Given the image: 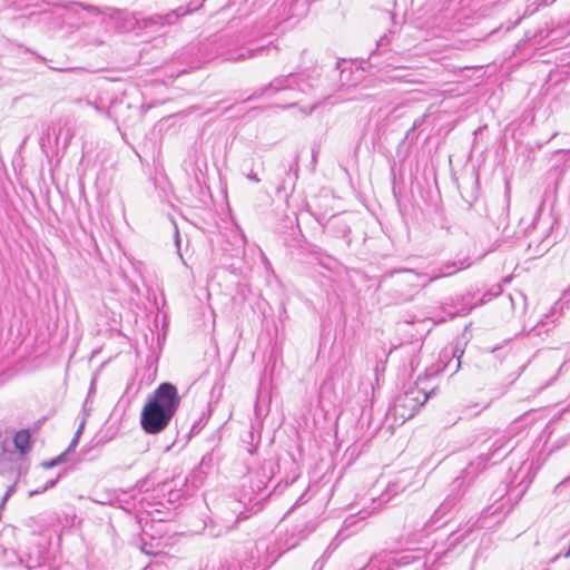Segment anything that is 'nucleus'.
Here are the masks:
<instances>
[{"label": "nucleus", "instance_id": "nucleus-1", "mask_svg": "<svg viewBox=\"0 0 570 570\" xmlns=\"http://www.w3.org/2000/svg\"><path fill=\"white\" fill-rule=\"evenodd\" d=\"M508 445V440L504 436L498 438L490 446L487 453H481L474 461H471L462 471L461 475L455 478L451 483V493L448 494L445 500L435 510L434 517L439 520L445 518L448 513L458 504L463 495L465 488L470 484L488 464L501 461L509 451H504Z\"/></svg>", "mask_w": 570, "mask_h": 570}, {"label": "nucleus", "instance_id": "nucleus-2", "mask_svg": "<svg viewBox=\"0 0 570 570\" xmlns=\"http://www.w3.org/2000/svg\"><path fill=\"white\" fill-rule=\"evenodd\" d=\"M180 404L177 387L169 383H161L145 404L140 424L148 434H157L164 431Z\"/></svg>", "mask_w": 570, "mask_h": 570}, {"label": "nucleus", "instance_id": "nucleus-3", "mask_svg": "<svg viewBox=\"0 0 570 570\" xmlns=\"http://www.w3.org/2000/svg\"><path fill=\"white\" fill-rule=\"evenodd\" d=\"M428 377H419L414 385L410 386L406 391L400 394L391 409L392 414L402 422L410 420L414 416L417 410L429 400L434 389L429 392L424 386Z\"/></svg>", "mask_w": 570, "mask_h": 570}, {"label": "nucleus", "instance_id": "nucleus-4", "mask_svg": "<svg viewBox=\"0 0 570 570\" xmlns=\"http://www.w3.org/2000/svg\"><path fill=\"white\" fill-rule=\"evenodd\" d=\"M256 39H258L257 36L247 35L242 36V38L238 37L235 43L233 42L229 45V42L226 41L228 48L219 52V55L224 56L225 60L227 61L237 62L247 59H253L263 55H269L272 49L277 50L276 47L272 46V41L266 46L263 45L255 48L245 49L242 47L243 45L250 43Z\"/></svg>", "mask_w": 570, "mask_h": 570}, {"label": "nucleus", "instance_id": "nucleus-5", "mask_svg": "<svg viewBox=\"0 0 570 570\" xmlns=\"http://www.w3.org/2000/svg\"><path fill=\"white\" fill-rule=\"evenodd\" d=\"M200 6L202 3H197V1H191L187 7L181 6L164 14L155 13L148 17L141 16L140 31L149 30L151 32H159L166 27L176 24L180 18L190 14Z\"/></svg>", "mask_w": 570, "mask_h": 570}, {"label": "nucleus", "instance_id": "nucleus-6", "mask_svg": "<svg viewBox=\"0 0 570 570\" xmlns=\"http://www.w3.org/2000/svg\"><path fill=\"white\" fill-rule=\"evenodd\" d=\"M71 4L81 7L92 16L108 14L116 21V26L124 32L140 31L141 14L120 11L117 9H108V12L101 11L98 7L85 4L82 2H72Z\"/></svg>", "mask_w": 570, "mask_h": 570}, {"label": "nucleus", "instance_id": "nucleus-7", "mask_svg": "<svg viewBox=\"0 0 570 570\" xmlns=\"http://www.w3.org/2000/svg\"><path fill=\"white\" fill-rule=\"evenodd\" d=\"M309 88V83L306 82L301 76L288 73L286 76H281L271 81L267 86L262 88L259 91L254 92L252 96L247 98V100H253L259 98L262 96L268 94H275L281 90H294L297 89L302 92L307 91Z\"/></svg>", "mask_w": 570, "mask_h": 570}, {"label": "nucleus", "instance_id": "nucleus-8", "mask_svg": "<svg viewBox=\"0 0 570 570\" xmlns=\"http://www.w3.org/2000/svg\"><path fill=\"white\" fill-rule=\"evenodd\" d=\"M412 560L409 553L395 554L392 551H381L372 556L360 570H393L394 567L407 564Z\"/></svg>", "mask_w": 570, "mask_h": 570}, {"label": "nucleus", "instance_id": "nucleus-9", "mask_svg": "<svg viewBox=\"0 0 570 570\" xmlns=\"http://www.w3.org/2000/svg\"><path fill=\"white\" fill-rule=\"evenodd\" d=\"M570 301V289L564 292L562 298L554 303L551 307L550 312L546 314L540 321H538L534 325H531L529 331L535 332L538 335L541 334V330L548 324H553L556 320L562 314L564 304Z\"/></svg>", "mask_w": 570, "mask_h": 570}, {"label": "nucleus", "instance_id": "nucleus-10", "mask_svg": "<svg viewBox=\"0 0 570 570\" xmlns=\"http://www.w3.org/2000/svg\"><path fill=\"white\" fill-rule=\"evenodd\" d=\"M470 266H471V262H470L469 257H465L463 259H458V261L444 262L438 267V272L428 278V283L434 282L442 277L452 276V275L456 274L458 272L465 269Z\"/></svg>", "mask_w": 570, "mask_h": 570}, {"label": "nucleus", "instance_id": "nucleus-11", "mask_svg": "<svg viewBox=\"0 0 570 570\" xmlns=\"http://www.w3.org/2000/svg\"><path fill=\"white\" fill-rule=\"evenodd\" d=\"M8 6L16 9V10H28V9H35V10H41L42 4L53 6V7H63L69 9L70 6H72L70 2L61 3L60 0H6Z\"/></svg>", "mask_w": 570, "mask_h": 570}, {"label": "nucleus", "instance_id": "nucleus-12", "mask_svg": "<svg viewBox=\"0 0 570 570\" xmlns=\"http://www.w3.org/2000/svg\"><path fill=\"white\" fill-rule=\"evenodd\" d=\"M213 460L214 458L212 453H206L203 455L199 465L195 468L190 474L194 485L203 483L205 475L208 473L213 465Z\"/></svg>", "mask_w": 570, "mask_h": 570}, {"label": "nucleus", "instance_id": "nucleus-13", "mask_svg": "<svg viewBox=\"0 0 570 570\" xmlns=\"http://www.w3.org/2000/svg\"><path fill=\"white\" fill-rule=\"evenodd\" d=\"M13 443L21 453H26L30 449V433L27 430L17 432Z\"/></svg>", "mask_w": 570, "mask_h": 570}, {"label": "nucleus", "instance_id": "nucleus-14", "mask_svg": "<svg viewBox=\"0 0 570 570\" xmlns=\"http://www.w3.org/2000/svg\"><path fill=\"white\" fill-rule=\"evenodd\" d=\"M530 468L531 466L529 464L523 462L519 468V472H524V475H527L530 471ZM530 482H531V480H525V476H523L517 484H515V481L513 480L509 483V485L521 488L520 493H523L527 490V488L529 487Z\"/></svg>", "mask_w": 570, "mask_h": 570}, {"label": "nucleus", "instance_id": "nucleus-15", "mask_svg": "<svg viewBox=\"0 0 570 570\" xmlns=\"http://www.w3.org/2000/svg\"><path fill=\"white\" fill-rule=\"evenodd\" d=\"M208 421V414L203 412L200 417L195 421L190 428L189 436L198 434Z\"/></svg>", "mask_w": 570, "mask_h": 570}, {"label": "nucleus", "instance_id": "nucleus-16", "mask_svg": "<svg viewBox=\"0 0 570 570\" xmlns=\"http://www.w3.org/2000/svg\"><path fill=\"white\" fill-rule=\"evenodd\" d=\"M83 428H85V420H82V422L80 423L77 432L75 433V436L71 440V442H70V444H69V446H68V449L66 451L67 453L72 451V450H75V448L78 445V442H79L80 435H81V433L83 431Z\"/></svg>", "mask_w": 570, "mask_h": 570}, {"label": "nucleus", "instance_id": "nucleus-17", "mask_svg": "<svg viewBox=\"0 0 570 570\" xmlns=\"http://www.w3.org/2000/svg\"><path fill=\"white\" fill-rule=\"evenodd\" d=\"M57 483V479H51L49 481L46 482V484L42 487V488H39L37 490H32L29 492V495L30 497H33V495H37V494H41L43 492H46L47 490L53 488Z\"/></svg>", "mask_w": 570, "mask_h": 570}, {"label": "nucleus", "instance_id": "nucleus-18", "mask_svg": "<svg viewBox=\"0 0 570 570\" xmlns=\"http://www.w3.org/2000/svg\"><path fill=\"white\" fill-rule=\"evenodd\" d=\"M462 355H463V351H461L458 347L452 352V356H453V358H455V364L453 366L452 373H456L458 370L460 368Z\"/></svg>", "mask_w": 570, "mask_h": 570}, {"label": "nucleus", "instance_id": "nucleus-19", "mask_svg": "<svg viewBox=\"0 0 570 570\" xmlns=\"http://www.w3.org/2000/svg\"><path fill=\"white\" fill-rule=\"evenodd\" d=\"M510 301H511V304L513 307H514L517 301H520L522 303L523 307L527 306L525 295L521 292L515 293V295H510Z\"/></svg>", "mask_w": 570, "mask_h": 570}, {"label": "nucleus", "instance_id": "nucleus-20", "mask_svg": "<svg viewBox=\"0 0 570 570\" xmlns=\"http://www.w3.org/2000/svg\"><path fill=\"white\" fill-rule=\"evenodd\" d=\"M87 105L92 107L100 115H104L106 117L110 116V112L107 109H105V108H102V107H100V106H98V105H96V104H94L91 101H87Z\"/></svg>", "mask_w": 570, "mask_h": 570}, {"label": "nucleus", "instance_id": "nucleus-21", "mask_svg": "<svg viewBox=\"0 0 570 570\" xmlns=\"http://www.w3.org/2000/svg\"><path fill=\"white\" fill-rule=\"evenodd\" d=\"M66 455H67V452L60 454L57 459H55L50 462H45L43 465L46 468H52V466L57 465L58 463H61L65 460Z\"/></svg>", "mask_w": 570, "mask_h": 570}, {"label": "nucleus", "instance_id": "nucleus-22", "mask_svg": "<svg viewBox=\"0 0 570 570\" xmlns=\"http://www.w3.org/2000/svg\"><path fill=\"white\" fill-rule=\"evenodd\" d=\"M16 491V482L13 484H11L10 487H8L4 495H3V499H2V504L6 503V501Z\"/></svg>", "mask_w": 570, "mask_h": 570}, {"label": "nucleus", "instance_id": "nucleus-23", "mask_svg": "<svg viewBox=\"0 0 570 570\" xmlns=\"http://www.w3.org/2000/svg\"><path fill=\"white\" fill-rule=\"evenodd\" d=\"M501 293V287L497 286V292L493 294V296L499 295ZM492 298V295L484 294L483 297L480 301V305L489 302Z\"/></svg>", "mask_w": 570, "mask_h": 570}, {"label": "nucleus", "instance_id": "nucleus-24", "mask_svg": "<svg viewBox=\"0 0 570 570\" xmlns=\"http://www.w3.org/2000/svg\"><path fill=\"white\" fill-rule=\"evenodd\" d=\"M175 245H176L177 253H178L179 257L183 258V255L180 253V237H179V232L177 228L175 230Z\"/></svg>", "mask_w": 570, "mask_h": 570}, {"label": "nucleus", "instance_id": "nucleus-25", "mask_svg": "<svg viewBox=\"0 0 570 570\" xmlns=\"http://www.w3.org/2000/svg\"><path fill=\"white\" fill-rule=\"evenodd\" d=\"M472 309V306L471 307H462L460 309H456L454 313H450V316L451 317H454L455 315H465L468 314L470 311Z\"/></svg>", "mask_w": 570, "mask_h": 570}, {"label": "nucleus", "instance_id": "nucleus-26", "mask_svg": "<svg viewBox=\"0 0 570 570\" xmlns=\"http://www.w3.org/2000/svg\"><path fill=\"white\" fill-rule=\"evenodd\" d=\"M141 550L142 552H145L146 554H151V556H156L159 553V551H156L154 549H151V547L149 548L147 543H144L142 547H141Z\"/></svg>", "mask_w": 570, "mask_h": 570}, {"label": "nucleus", "instance_id": "nucleus-27", "mask_svg": "<svg viewBox=\"0 0 570 570\" xmlns=\"http://www.w3.org/2000/svg\"><path fill=\"white\" fill-rule=\"evenodd\" d=\"M390 42V38L387 35L382 36L377 41V47L387 46Z\"/></svg>", "mask_w": 570, "mask_h": 570}, {"label": "nucleus", "instance_id": "nucleus-28", "mask_svg": "<svg viewBox=\"0 0 570 570\" xmlns=\"http://www.w3.org/2000/svg\"><path fill=\"white\" fill-rule=\"evenodd\" d=\"M247 179L250 180V181H254V183H259L261 179L258 178V176L253 171L250 170L247 175H246Z\"/></svg>", "mask_w": 570, "mask_h": 570}, {"label": "nucleus", "instance_id": "nucleus-29", "mask_svg": "<svg viewBox=\"0 0 570 570\" xmlns=\"http://www.w3.org/2000/svg\"><path fill=\"white\" fill-rule=\"evenodd\" d=\"M11 554H12L13 558H12V560L8 561L10 564H12V566L13 564H21L23 562L20 557L16 556L14 552H12Z\"/></svg>", "mask_w": 570, "mask_h": 570}, {"label": "nucleus", "instance_id": "nucleus-30", "mask_svg": "<svg viewBox=\"0 0 570 570\" xmlns=\"http://www.w3.org/2000/svg\"><path fill=\"white\" fill-rule=\"evenodd\" d=\"M265 488H266V485H265L264 481L259 480L258 484H257L256 494L259 495L265 490Z\"/></svg>", "mask_w": 570, "mask_h": 570}, {"label": "nucleus", "instance_id": "nucleus-31", "mask_svg": "<svg viewBox=\"0 0 570 570\" xmlns=\"http://www.w3.org/2000/svg\"><path fill=\"white\" fill-rule=\"evenodd\" d=\"M402 273L405 274L409 281H412L414 277H419V275L414 274L412 271H403Z\"/></svg>", "mask_w": 570, "mask_h": 570}, {"label": "nucleus", "instance_id": "nucleus-32", "mask_svg": "<svg viewBox=\"0 0 570 570\" xmlns=\"http://www.w3.org/2000/svg\"><path fill=\"white\" fill-rule=\"evenodd\" d=\"M304 494H301L299 499L296 501L295 505L299 504V502L303 500Z\"/></svg>", "mask_w": 570, "mask_h": 570}, {"label": "nucleus", "instance_id": "nucleus-33", "mask_svg": "<svg viewBox=\"0 0 570 570\" xmlns=\"http://www.w3.org/2000/svg\"><path fill=\"white\" fill-rule=\"evenodd\" d=\"M422 567H423V564H420V567L415 568L414 570H421Z\"/></svg>", "mask_w": 570, "mask_h": 570}]
</instances>
